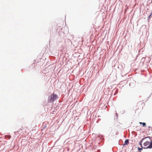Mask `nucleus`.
<instances>
[{
	"label": "nucleus",
	"instance_id": "nucleus-1",
	"mask_svg": "<svg viewBox=\"0 0 152 152\" xmlns=\"http://www.w3.org/2000/svg\"><path fill=\"white\" fill-rule=\"evenodd\" d=\"M145 140L146 141L143 143L144 148H152V142L150 137L143 138L140 142V145L141 146L142 141Z\"/></svg>",
	"mask_w": 152,
	"mask_h": 152
},
{
	"label": "nucleus",
	"instance_id": "nucleus-3",
	"mask_svg": "<svg viewBox=\"0 0 152 152\" xmlns=\"http://www.w3.org/2000/svg\"><path fill=\"white\" fill-rule=\"evenodd\" d=\"M139 124H142V126L143 127H145L146 126V124L145 123L140 122Z\"/></svg>",
	"mask_w": 152,
	"mask_h": 152
},
{
	"label": "nucleus",
	"instance_id": "nucleus-4",
	"mask_svg": "<svg viewBox=\"0 0 152 152\" xmlns=\"http://www.w3.org/2000/svg\"><path fill=\"white\" fill-rule=\"evenodd\" d=\"M129 143V140L128 139L126 140H125L124 145H128Z\"/></svg>",
	"mask_w": 152,
	"mask_h": 152
},
{
	"label": "nucleus",
	"instance_id": "nucleus-2",
	"mask_svg": "<svg viewBox=\"0 0 152 152\" xmlns=\"http://www.w3.org/2000/svg\"><path fill=\"white\" fill-rule=\"evenodd\" d=\"M58 98V96L56 94H52L48 97V101L49 102H52Z\"/></svg>",
	"mask_w": 152,
	"mask_h": 152
},
{
	"label": "nucleus",
	"instance_id": "nucleus-6",
	"mask_svg": "<svg viewBox=\"0 0 152 152\" xmlns=\"http://www.w3.org/2000/svg\"><path fill=\"white\" fill-rule=\"evenodd\" d=\"M142 149V148H138V150L140 151H140V150H141Z\"/></svg>",
	"mask_w": 152,
	"mask_h": 152
},
{
	"label": "nucleus",
	"instance_id": "nucleus-7",
	"mask_svg": "<svg viewBox=\"0 0 152 152\" xmlns=\"http://www.w3.org/2000/svg\"><path fill=\"white\" fill-rule=\"evenodd\" d=\"M152 14V13H151L150 15H149V17H148V18H150L151 17V15Z\"/></svg>",
	"mask_w": 152,
	"mask_h": 152
},
{
	"label": "nucleus",
	"instance_id": "nucleus-5",
	"mask_svg": "<svg viewBox=\"0 0 152 152\" xmlns=\"http://www.w3.org/2000/svg\"><path fill=\"white\" fill-rule=\"evenodd\" d=\"M151 128V126H148V128H147V129H148V132L150 131V128Z\"/></svg>",
	"mask_w": 152,
	"mask_h": 152
}]
</instances>
